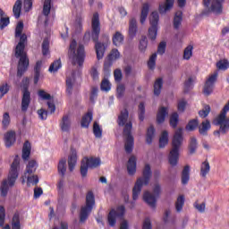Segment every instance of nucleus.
I'll return each instance as SVG.
<instances>
[{
	"label": "nucleus",
	"mask_w": 229,
	"mask_h": 229,
	"mask_svg": "<svg viewBox=\"0 0 229 229\" xmlns=\"http://www.w3.org/2000/svg\"><path fill=\"white\" fill-rule=\"evenodd\" d=\"M10 123H12V120L10 118V113L5 112L3 114V120H2V126L4 130H6V128H8V126H10Z\"/></svg>",
	"instance_id": "nucleus-43"
},
{
	"label": "nucleus",
	"mask_w": 229,
	"mask_h": 229,
	"mask_svg": "<svg viewBox=\"0 0 229 229\" xmlns=\"http://www.w3.org/2000/svg\"><path fill=\"white\" fill-rule=\"evenodd\" d=\"M30 155H31V144L30 141H25L22 148L21 158L23 160H30Z\"/></svg>",
	"instance_id": "nucleus-25"
},
{
	"label": "nucleus",
	"mask_w": 229,
	"mask_h": 229,
	"mask_svg": "<svg viewBox=\"0 0 229 229\" xmlns=\"http://www.w3.org/2000/svg\"><path fill=\"white\" fill-rule=\"evenodd\" d=\"M149 180H151V166L149 165H145L143 169L142 177H140L132 189V199H139V194L142 191L144 185L149 184Z\"/></svg>",
	"instance_id": "nucleus-6"
},
{
	"label": "nucleus",
	"mask_w": 229,
	"mask_h": 229,
	"mask_svg": "<svg viewBox=\"0 0 229 229\" xmlns=\"http://www.w3.org/2000/svg\"><path fill=\"white\" fill-rule=\"evenodd\" d=\"M94 205H96L94 193H92V191H89L86 196V206L82 207L81 209V223H85V221H87L89 215L92 212V208H94Z\"/></svg>",
	"instance_id": "nucleus-10"
},
{
	"label": "nucleus",
	"mask_w": 229,
	"mask_h": 229,
	"mask_svg": "<svg viewBox=\"0 0 229 229\" xmlns=\"http://www.w3.org/2000/svg\"><path fill=\"white\" fill-rule=\"evenodd\" d=\"M16 140L17 139L15 131H11L4 134V142L6 148H12V145L15 144Z\"/></svg>",
	"instance_id": "nucleus-19"
},
{
	"label": "nucleus",
	"mask_w": 229,
	"mask_h": 229,
	"mask_svg": "<svg viewBox=\"0 0 229 229\" xmlns=\"http://www.w3.org/2000/svg\"><path fill=\"white\" fill-rule=\"evenodd\" d=\"M21 165V161L19 160V156H15L11 168L7 176V179H4L2 182L0 191L1 196L3 198H6L8 196V191H10V187H13L15 185V182H17V178H19V167Z\"/></svg>",
	"instance_id": "nucleus-2"
},
{
	"label": "nucleus",
	"mask_w": 229,
	"mask_h": 229,
	"mask_svg": "<svg viewBox=\"0 0 229 229\" xmlns=\"http://www.w3.org/2000/svg\"><path fill=\"white\" fill-rule=\"evenodd\" d=\"M174 6V0H165L164 4H159V13H167Z\"/></svg>",
	"instance_id": "nucleus-23"
},
{
	"label": "nucleus",
	"mask_w": 229,
	"mask_h": 229,
	"mask_svg": "<svg viewBox=\"0 0 229 229\" xmlns=\"http://www.w3.org/2000/svg\"><path fill=\"white\" fill-rule=\"evenodd\" d=\"M69 56L72 59L73 67H76V65L81 67L85 60V47L83 45H79L76 49V40H72L70 44Z\"/></svg>",
	"instance_id": "nucleus-5"
},
{
	"label": "nucleus",
	"mask_w": 229,
	"mask_h": 229,
	"mask_svg": "<svg viewBox=\"0 0 229 229\" xmlns=\"http://www.w3.org/2000/svg\"><path fill=\"white\" fill-rule=\"evenodd\" d=\"M191 180V166L186 165L182 172L181 182L182 185H187Z\"/></svg>",
	"instance_id": "nucleus-21"
},
{
	"label": "nucleus",
	"mask_w": 229,
	"mask_h": 229,
	"mask_svg": "<svg viewBox=\"0 0 229 229\" xmlns=\"http://www.w3.org/2000/svg\"><path fill=\"white\" fill-rule=\"evenodd\" d=\"M41 47L43 56H47L49 55V39L47 38H44Z\"/></svg>",
	"instance_id": "nucleus-44"
},
{
	"label": "nucleus",
	"mask_w": 229,
	"mask_h": 229,
	"mask_svg": "<svg viewBox=\"0 0 229 229\" xmlns=\"http://www.w3.org/2000/svg\"><path fill=\"white\" fill-rule=\"evenodd\" d=\"M101 90H104V92H108L110 89H112V84H110V81L106 79H104L100 85Z\"/></svg>",
	"instance_id": "nucleus-51"
},
{
	"label": "nucleus",
	"mask_w": 229,
	"mask_h": 229,
	"mask_svg": "<svg viewBox=\"0 0 229 229\" xmlns=\"http://www.w3.org/2000/svg\"><path fill=\"white\" fill-rule=\"evenodd\" d=\"M182 144H183V131L182 129H178L175 131L172 139V148L168 156V162L170 165H173V167L178 165Z\"/></svg>",
	"instance_id": "nucleus-4"
},
{
	"label": "nucleus",
	"mask_w": 229,
	"mask_h": 229,
	"mask_svg": "<svg viewBox=\"0 0 229 229\" xmlns=\"http://www.w3.org/2000/svg\"><path fill=\"white\" fill-rule=\"evenodd\" d=\"M15 58H19L17 66V76L18 78H22L24 73L30 69V58L28 57L27 52H21L18 54L15 52Z\"/></svg>",
	"instance_id": "nucleus-9"
},
{
	"label": "nucleus",
	"mask_w": 229,
	"mask_h": 229,
	"mask_svg": "<svg viewBox=\"0 0 229 229\" xmlns=\"http://www.w3.org/2000/svg\"><path fill=\"white\" fill-rule=\"evenodd\" d=\"M139 47L140 51H141L142 53H144V51H146V49L148 48V38H146V36H143L140 40Z\"/></svg>",
	"instance_id": "nucleus-55"
},
{
	"label": "nucleus",
	"mask_w": 229,
	"mask_h": 229,
	"mask_svg": "<svg viewBox=\"0 0 229 229\" xmlns=\"http://www.w3.org/2000/svg\"><path fill=\"white\" fill-rule=\"evenodd\" d=\"M217 76H219V73L217 72H215L211 75H209V77L206 81L203 89V94H205V96H210V94L214 92V85L216 81H217Z\"/></svg>",
	"instance_id": "nucleus-13"
},
{
	"label": "nucleus",
	"mask_w": 229,
	"mask_h": 229,
	"mask_svg": "<svg viewBox=\"0 0 229 229\" xmlns=\"http://www.w3.org/2000/svg\"><path fill=\"white\" fill-rule=\"evenodd\" d=\"M38 96L41 101H47V105L48 106V110L50 114H55L56 111V106H55V101L53 100V96L51 94L47 93L44 89H39L38 91Z\"/></svg>",
	"instance_id": "nucleus-11"
},
{
	"label": "nucleus",
	"mask_w": 229,
	"mask_h": 229,
	"mask_svg": "<svg viewBox=\"0 0 229 229\" xmlns=\"http://www.w3.org/2000/svg\"><path fill=\"white\" fill-rule=\"evenodd\" d=\"M139 119L140 121H144V114H146V107H144V103L139 105Z\"/></svg>",
	"instance_id": "nucleus-60"
},
{
	"label": "nucleus",
	"mask_w": 229,
	"mask_h": 229,
	"mask_svg": "<svg viewBox=\"0 0 229 229\" xmlns=\"http://www.w3.org/2000/svg\"><path fill=\"white\" fill-rule=\"evenodd\" d=\"M126 87L124 84H119L116 88V98H121L124 96Z\"/></svg>",
	"instance_id": "nucleus-54"
},
{
	"label": "nucleus",
	"mask_w": 229,
	"mask_h": 229,
	"mask_svg": "<svg viewBox=\"0 0 229 229\" xmlns=\"http://www.w3.org/2000/svg\"><path fill=\"white\" fill-rule=\"evenodd\" d=\"M99 33H101V22L99 21V13H94L91 18V38L93 42H96L95 49L98 60H101L105 56V45L98 42V40H99Z\"/></svg>",
	"instance_id": "nucleus-3"
},
{
	"label": "nucleus",
	"mask_w": 229,
	"mask_h": 229,
	"mask_svg": "<svg viewBox=\"0 0 229 229\" xmlns=\"http://www.w3.org/2000/svg\"><path fill=\"white\" fill-rule=\"evenodd\" d=\"M210 173V164L208 161H204L200 165V176L207 178V174Z\"/></svg>",
	"instance_id": "nucleus-30"
},
{
	"label": "nucleus",
	"mask_w": 229,
	"mask_h": 229,
	"mask_svg": "<svg viewBox=\"0 0 229 229\" xmlns=\"http://www.w3.org/2000/svg\"><path fill=\"white\" fill-rule=\"evenodd\" d=\"M74 72H72V74H68L66 77V90L68 94L72 93V85H74Z\"/></svg>",
	"instance_id": "nucleus-29"
},
{
	"label": "nucleus",
	"mask_w": 229,
	"mask_h": 229,
	"mask_svg": "<svg viewBox=\"0 0 229 229\" xmlns=\"http://www.w3.org/2000/svg\"><path fill=\"white\" fill-rule=\"evenodd\" d=\"M169 144V132L163 131L159 138V148H165Z\"/></svg>",
	"instance_id": "nucleus-27"
},
{
	"label": "nucleus",
	"mask_w": 229,
	"mask_h": 229,
	"mask_svg": "<svg viewBox=\"0 0 229 229\" xmlns=\"http://www.w3.org/2000/svg\"><path fill=\"white\" fill-rule=\"evenodd\" d=\"M182 13L181 11H178L175 13L174 18V27L175 30H178L182 24Z\"/></svg>",
	"instance_id": "nucleus-38"
},
{
	"label": "nucleus",
	"mask_w": 229,
	"mask_h": 229,
	"mask_svg": "<svg viewBox=\"0 0 229 229\" xmlns=\"http://www.w3.org/2000/svg\"><path fill=\"white\" fill-rule=\"evenodd\" d=\"M70 128H71V119L69 118V115H64L61 123V130L63 131H68Z\"/></svg>",
	"instance_id": "nucleus-36"
},
{
	"label": "nucleus",
	"mask_w": 229,
	"mask_h": 229,
	"mask_svg": "<svg viewBox=\"0 0 229 229\" xmlns=\"http://www.w3.org/2000/svg\"><path fill=\"white\" fill-rule=\"evenodd\" d=\"M157 31V26L151 25L150 28L148 29V38H150V40H156Z\"/></svg>",
	"instance_id": "nucleus-45"
},
{
	"label": "nucleus",
	"mask_w": 229,
	"mask_h": 229,
	"mask_svg": "<svg viewBox=\"0 0 229 229\" xmlns=\"http://www.w3.org/2000/svg\"><path fill=\"white\" fill-rule=\"evenodd\" d=\"M148 68L155 69V66L157 65V54H153L148 60Z\"/></svg>",
	"instance_id": "nucleus-61"
},
{
	"label": "nucleus",
	"mask_w": 229,
	"mask_h": 229,
	"mask_svg": "<svg viewBox=\"0 0 229 229\" xmlns=\"http://www.w3.org/2000/svg\"><path fill=\"white\" fill-rule=\"evenodd\" d=\"M83 162H86V164L89 165L90 169H94L101 165V159L98 157H84Z\"/></svg>",
	"instance_id": "nucleus-22"
},
{
	"label": "nucleus",
	"mask_w": 229,
	"mask_h": 229,
	"mask_svg": "<svg viewBox=\"0 0 229 229\" xmlns=\"http://www.w3.org/2000/svg\"><path fill=\"white\" fill-rule=\"evenodd\" d=\"M194 208H196V210H198V212H200V214H203V212H205V208H206V204L205 202H202L201 204L198 203V201H196L193 204Z\"/></svg>",
	"instance_id": "nucleus-64"
},
{
	"label": "nucleus",
	"mask_w": 229,
	"mask_h": 229,
	"mask_svg": "<svg viewBox=\"0 0 229 229\" xmlns=\"http://www.w3.org/2000/svg\"><path fill=\"white\" fill-rule=\"evenodd\" d=\"M162 85H164V82L162 79H157L154 83V95L155 96H160V92L162 90Z\"/></svg>",
	"instance_id": "nucleus-40"
},
{
	"label": "nucleus",
	"mask_w": 229,
	"mask_h": 229,
	"mask_svg": "<svg viewBox=\"0 0 229 229\" xmlns=\"http://www.w3.org/2000/svg\"><path fill=\"white\" fill-rule=\"evenodd\" d=\"M6 220V209L4 206H0V228L4 226V221Z\"/></svg>",
	"instance_id": "nucleus-49"
},
{
	"label": "nucleus",
	"mask_w": 229,
	"mask_h": 229,
	"mask_svg": "<svg viewBox=\"0 0 229 229\" xmlns=\"http://www.w3.org/2000/svg\"><path fill=\"white\" fill-rule=\"evenodd\" d=\"M159 19L158 13L153 12L149 17L150 26H158Z\"/></svg>",
	"instance_id": "nucleus-46"
},
{
	"label": "nucleus",
	"mask_w": 229,
	"mask_h": 229,
	"mask_svg": "<svg viewBox=\"0 0 229 229\" xmlns=\"http://www.w3.org/2000/svg\"><path fill=\"white\" fill-rule=\"evenodd\" d=\"M77 162H78V152H76V149L72 148L71 154L68 157V167L71 173L74 171Z\"/></svg>",
	"instance_id": "nucleus-16"
},
{
	"label": "nucleus",
	"mask_w": 229,
	"mask_h": 229,
	"mask_svg": "<svg viewBox=\"0 0 229 229\" xmlns=\"http://www.w3.org/2000/svg\"><path fill=\"white\" fill-rule=\"evenodd\" d=\"M10 24V18L9 17H1L0 19V30H4L6 26Z\"/></svg>",
	"instance_id": "nucleus-63"
},
{
	"label": "nucleus",
	"mask_w": 229,
	"mask_h": 229,
	"mask_svg": "<svg viewBox=\"0 0 229 229\" xmlns=\"http://www.w3.org/2000/svg\"><path fill=\"white\" fill-rule=\"evenodd\" d=\"M210 114V106L207 105L204 106L202 110L199 112V115L202 117V119H205L208 114Z\"/></svg>",
	"instance_id": "nucleus-59"
},
{
	"label": "nucleus",
	"mask_w": 229,
	"mask_h": 229,
	"mask_svg": "<svg viewBox=\"0 0 229 229\" xmlns=\"http://www.w3.org/2000/svg\"><path fill=\"white\" fill-rule=\"evenodd\" d=\"M127 171L129 174L133 175L137 173V157L131 156L127 163Z\"/></svg>",
	"instance_id": "nucleus-17"
},
{
	"label": "nucleus",
	"mask_w": 229,
	"mask_h": 229,
	"mask_svg": "<svg viewBox=\"0 0 229 229\" xmlns=\"http://www.w3.org/2000/svg\"><path fill=\"white\" fill-rule=\"evenodd\" d=\"M203 4L206 8H210L216 15L223 13V0H203Z\"/></svg>",
	"instance_id": "nucleus-12"
},
{
	"label": "nucleus",
	"mask_w": 229,
	"mask_h": 229,
	"mask_svg": "<svg viewBox=\"0 0 229 229\" xmlns=\"http://www.w3.org/2000/svg\"><path fill=\"white\" fill-rule=\"evenodd\" d=\"M162 194V186L160 183L156 182L153 186V193L149 191H145L143 193V200L150 208H157V198Z\"/></svg>",
	"instance_id": "nucleus-8"
},
{
	"label": "nucleus",
	"mask_w": 229,
	"mask_h": 229,
	"mask_svg": "<svg viewBox=\"0 0 229 229\" xmlns=\"http://www.w3.org/2000/svg\"><path fill=\"white\" fill-rule=\"evenodd\" d=\"M153 139H155V127L150 126L147 131V144H151L153 142Z\"/></svg>",
	"instance_id": "nucleus-41"
},
{
	"label": "nucleus",
	"mask_w": 229,
	"mask_h": 229,
	"mask_svg": "<svg viewBox=\"0 0 229 229\" xmlns=\"http://www.w3.org/2000/svg\"><path fill=\"white\" fill-rule=\"evenodd\" d=\"M21 8H22V0H17L13 8V13L15 19H19V17H21Z\"/></svg>",
	"instance_id": "nucleus-32"
},
{
	"label": "nucleus",
	"mask_w": 229,
	"mask_h": 229,
	"mask_svg": "<svg viewBox=\"0 0 229 229\" xmlns=\"http://www.w3.org/2000/svg\"><path fill=\"white\" fill-rule=\"evenodd\" d=\"M48 114H51V111H49V109L48 111L44 108L38 110V115L39 119H41V121H46V119H47Z\"/></svg>",
	"instance_id": "nucleus-53"
},
{
	"label": "nucleus",
	"mask_w": 229,
	"mask_h": 229,
	"mask_svg": "<svg viewBox=\"0 0 229 229\" xmlns=\"http://www.w3.org/2000/svg\"><path fill=\"white\" fill-rule=\"evenodd\" d=\"M170 126H172V128H176V126H178V113H174L170 116Z\"/></svg>",
	"instance_id": "nucleus-58"
},
{
	"label": "nucleus",
	"mask_w": 229,
	"mask_h": 229,
	"mask_svg": "<svg viewBox=\"0 0 229 229\" xmlns=\"http://www.w3.org/2000/svg\"><path fill=\"white\" fill-rule=\"evenodd\" d=\"M87 173H89V165L86 162H83L82 159L81 165V174L82 178H85L87 176Z\"/></svg>",
	"instance_id": "nucleus-57"
},
{
	"label": "nucleus",
	"mask_w": 229,
	"mask_h": 229,
	"mask_svg": "<svg viewBox=\"0 0 229 229\" xmlns=\"http://www.w3.org/2000/svg\"><path fill=\"white\" fill-rule=\"evenodd\" d=\"M117 123L120 126H123L124 149L127 153H131L133 151V136L131 135L133 123L130 118V113L126 109L121 111Z\"/></svg>",
	"instance_id": "nucleus-1"
},
{
	"label": "nucleus",
	"mask_w": 229,
	"mask_h": 229,
	"mask_svg": "<svg viewBox=\"0 0 229 229\" xmlns=\"http://www.w3.org/2000/svg\"><path fill=\"white\" fill-rule=\"evenodd\" d=\"M90 123H92V112H88L81 121V128H89Z\"/></svg>",
	"instance_id": "nucleus-26"
},
{
	"label": "nucleus",
	"mask_w": 229,
	"mask_h": 229,
	"mask_svg": "<svg viewBox=\"0 0 229 229\" xmlns=\"http://www.w3.org/2000/svg\"><path fill=\"white\" fill-rule=\"evenodd\" d=\"M31 103V92L28 89V86H24L21 98V112H28Z\"/></svg>",
	"instance_id": "nucleus-15"
},
{
	"label": "nucleus",
	"mask_w": 229,
	"mask_h": 229,
	"mask_svg": "<svg viewBox=\"0 0 229 229\" xmlns=\"http://www.w3.org/2000/svg\"><path fill=\"white\" fill-rule=\"evenodd\" d=\"M24 30V23L22 21H19L15 28V38L21 37L22 35V30Z\"/></svg>",
	"instance_id": "nucleus-56"
},
{
	"label": "nucleus",
	"mask_w": 229,
	"mask_h": 229,
	"mask_svg": "<svg viewBox=\"0 0 229 229\" xmlns=\"http://www.w3.org/2000/svg\"><path fill=\"white\" fill-rule=\"evenodd\" d=\"M196 149H198V140H196V137H191L189 143V151L191 155L196 153Z\"/></svg>",
	"instance_id": "nucleus-37"
},
{
	"label": "nucleus",
	"mask_w": 229,
	"mask_h": 229,
	"mask_svg": "<svg viewBox=\"0 0 229 229\" xmlns=\"http://www.w3.org/2000/svg\"><path fill=\"white\" fill-rule=\"evenodd\" d=\"M125 208L124 206H120L115 209L109 212L107 221L110 226H115L117 217H123L124 216Z\"/></svg>",
	"instance_id": "nucleus-14"
},
{
	"label": "nucleus",
	"mask_w": 229,
	"mask_h": 229,
	"mask_svg": "<svg viewBox=\"0 0 229 229\" xmlns=\"http://www.w3.org/2000/svg\"><path fill=\"white\" fill-rule=\"evenodd\" d=\"M38 167V164L35 159H31L29 161L26 165V169L24 172V176L27 178V185H38V175L35 174L37 169Z\"/></svg>",
	"instance_id": "nucleus-7"
},
{
	"label": "nucleus",
	"mask_w": 229,
	"mask_h": 229,
	"mask_svg": "<svg viewBox=\"0 0 229 229\" xmlns=\"http://www.w3.org/2000/svg\"><path fill=\"white\" fill-rule=\"evenodd\" d=\"M58 171L59 176H61V178H64V176H65V174L67 173V160L61 159L59 161Z\"/></svg>",
	"instance_id": "nucleus-31"
},
{
	"label": "nucleus",
	"mask_w": 229,
	"mask_h": 229,
	"mask_svg": "<svg viewBox=\"0 0 229 229\" xmlns=\"http://www.w3.org/2000/svg\"><path fill=\"white\" fill-rule=\"evenodd\" d=\"M216 67L220 71H226L229 67V63L227 60H220L216 63Z\"/></svg>",
	"instance_id": "nucleus-52"
},
{
	"label": "nucleus",
	"mask_w": 229,
	"mask_h": 229,
	"mask_svg": "<svg viewBox=\"0 0 229 229\" xmlns=\"http://www.w3.org/2000/svg\"><path fill=\"white\" fill-rule=\"evenodd\" d=\"M138 27H137V20L135 18H131L129 21V37L130 38H135L137 36Z\"/></svg>",
	"instance_id": "nucleus-20"
},
{
	"label": "nucleus",
	"mask_w": 229,
	"mask_h": 229,
	"mask_svg": "<svg viewBox=\"0 0 229 229\" xmlns=\"http://www.w3.org/2000/svg\"><path fill=\"white\" fill-rule=\"evenodd\" d=\"M8 92H10V86L8 85V83H4L0 85V99H3L5 94H8Z\"/></svg>",
	"instance_id": "nucleus-48"
},
{
	"label": "nucleus",
	"mask_w": 229,
	"mask_h": 229,
	"mask_svg": "<svg viewBox=\"0 0 229 229\" xmlns=\"http://www.w3.org/2000/svg\"><path fill=\"white\" fill-rule=\"evenodd\" d=\"M183 205H185V197L183 195H180L175 202L176 211L182 212V210L183 209Z\"/></svg>",
	"instance_id": "nucleus-39"
},
{
	"label": "nucleus",
	"mask_w": 229,
	"mask_h": 229,
	"mask_svg": "<svg viewBox=\"0 0 229 229\" xmlns=\"http://www.w3.org/2000/svg\"><path fill=\"white\" fill-rule=\"evenodd\" d=\"M26 42H28V36H26V34H21L20 41L15 47V52H17L19 55L25 52L24 49H26Z\"/></svg>",
	"instance_id": "nucleus-18"
},
{
	"label": "nucleus",
	"mask_w": 229,
	"mask_h": 229,
	"mask_svg": "<svg viewBox=\"0 0 229 229\" xmlns=\"http://www.w3.org/2000/svg\"><path fill=\"white\" fill-rule=\"evenodd\" d=\"M148 13H149V4H144L141 9L140 20L141 24H144V22H146V19H148Z\"/></svg>",
	"instance_id": "nucleus-33"
},
{
	"label": "nucleus",
	"mask_w": 229,
	"mask_h": 229,
	"mask_svg": "<svg viewBox=\"0 0 229 229\" xmlns=\"http://www.w3.org/2000/svg\"><path fill=\"white\" fill-rule=\"evenodd\" d=\"M93 133L98 139H100L101 135H103V131L101 130V127H99V123L97 122L93 124Z\"/></svg>",
	"instance_id": "nucleus-50"
},
{
	"label": "nucleus",
	"mask_w": 229,
	"mask_h": 229,
	"mask_svg": "<svg viewBox=\"0 0 229 229\" xmlns=\"http://www.w3.org/2000/svg\"><path fill=\"white\" fill-rule=\"evenodd\" d=\"M118 58H121V53H119V50L114 48L109 54V60H118Z\"/></svg>",
	"instance_id": "nucleus-62"
},
{
	"label": "nucleus",
	"mask_w": 229,
	"mask_h": 229,
	"mask_svg": "<svg viewBox=\"0 0 229 229\" xmlns=\"http://www.w3.org/2000/svg\"><path fill=\"white\" fill-rule=\"evenodd\" d=\"M51 6H53V0H45L44 1L42 14L45 17H49V13H51Z\"/></svg>",
	"instance_id": "nucleus-28"
},
{
	"label": "nucleus",
	"mask_w": 229,
	"mask_h": 229,
	"mask_svg": "<svg viewBox=\"0 0 229 229\" xmlns=\"http://www.w3.org/2000/svg\"><path fill=\"white\" fill-rule=\"evenodd\" d=\"M194 49V47L192 45H189L183 51V60H191L192 57V50Z\"/></svg>",
	"instance_id": "nucleus-42"
},
{
	"label": "nucleus",
	"mask_w": 229,
	"mask_h": 229,
	"mask_svg": "<svg viewBox=\"0 0 229 229\" xmlns=\"http://www.w3.org/2000/svg\"><path fill=\"white\" fill-rule=\"evenodd\" d=\"M210 129V121L205 120L199 126V132L200 135H207V131Z\"/></svg>",
	"instance_id": "nucleus-35"
},
{
	"label": "nucleus",
	"mask_w": 229,
	"mask_h": 229,
	"mask_svg": "<svg viewBox=\"0 0 229 229\" xmlns=\"http://www.w3.org/2000/svg\"><path fill=\"white\" fill-rule=\"evenodd\" d=\"M123 42H124V36L121 32L116 31L113 36V44L119 47Z\"/></svg>",
	"instance_id": "nucleus-34"
},
{
	"label": "nucleus",
	"mask_w": 229,
	"mask_h": 229,
	"mask_svg": "<svg viewBox=\"0 0 229 229\" xmlns=\"http://www.w3.org/2000/svg\"><path fill=\"white\" fill-rule=\"evenodd\" d=\"M199 124V123L198 122V119L191 120L186 125L187 131H194V130Z\"/></svg>",
	"instance_id": "nucleus-47"
},
{
	"label": "nucleus",
	"mask_w": 229,
	"mask_h": 229,
	"mask_svg": "<svg viewBox=\"0 0 229 229\" xmlns=\"http://www.w3.org/2000/svg\"><path fill=\"white\" fill-rule=\"evenodd\" d=\"M168 114L169 111L167 110V107H160L157 114V123L162 124V123L165 121V116L168 115Z\"/></svg>",
	"instance_id": "nucleus-24"
}]
</instances>
